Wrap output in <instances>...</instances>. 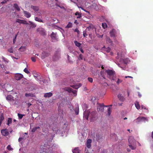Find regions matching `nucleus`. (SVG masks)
Masks as SVG:
<instances>
[{
	"label": "nucleus",
	"mask_w": 153,
	"mask_h": 153,
	"mask_svg": "<svg viewBox=\"0 0 153 153\" xmlns=\"http://www.w3.org/2000/svg\"><path fill=\"white\" fill-rule=\"evenodd\" d=\"M22 24H25V25L29 24L27 23V21L25 20H22Z\"/></svg>",
	"instance_id": "50"
},
{
	"label": "nucleus",
	"mask_w": 153,
	"mask_h": 153,
	"mask_svg": "<svg viewBox=\"0 0 153 153\" xmlns=\"http://www.w3.org/2000/svg\"><path fill=\"white\" fill-rule=\"evenodd\" d=\"M92 142V140L91 139H88L87 140L86 142L87 147L88 148H90L91 146V143Z\"/></svg>",
	"instance_id": "14"
},
{
	"label": "nucleus",
	"mask_w": 153,
	"mask_h": 153,
	"mask_svg": "<svg viewBox=\"0 0 153 153\" xmlns=\"http://www.w3.org/2000/svg\"><path fill=\"white\" fill-rule=\"evenodd\" d=\"M12 122V119L11 118H8L7 120V125L9 126L10 124H11Z\"/></svg>",
	"instance_id": "29"
},
{
	"label": "nucleus",
	"mask_w": 153,
	"mask_h": 153,
	"mask_svg": "<svg viewBox=\"0 0 153 153\" xmlns=\"http://www.w3.org/2000/svg\"><path fill=\"white\" fill-rule=\"evenodd\" d=\"M52 95V93L51 92L47 93L45 94L44 97H50Z\"/></svg>",
	"instance_id": "18"
},
{
	"label": "nucleus",
	"mask_w": 153,
	"mask_h": 153,
	"mask_svg": "<svg viewBox=\"0 0 153 153\" xmlns=\"http://www.w3.org/2000/svg\"><path fill=\"white\" fill-rule=\"evenodd\" d=\"M122 80H121V79H118L117 80L116 82L117 84V85H119V83L121 82H122Z\"/></svg>",
	"instance_id": "49"
},
{
	"label": "nucleus",
	"mask_w": 153,
	"mask_h": 153,
	"mask_svg": "<svg viewBox=\"0 0 153 153\" xmlns=\"http://www.w3.org/2000/svg\"><path fill=\"white\" fill-rule=\"evenodd\" d=\"M141 107L142 109H146L147 110V112H148L149 110H148V109L146 108V107L144 106L143 105H141Z\"/></svg>",
	"instance_id": "48"
},
{
	"label": "nucleus",
	"mask_w": 153,
	"mask_h": 153,
	"mask_svg": "<svg viewBox=\"0 0 153 153\" xmlns=\"http://www.w3.org/2000/svg\"><path fill=\"white\" fill-rule=\"evenodd\" d=\"M116 33V30L114 29H112L111 30L110 32V36L111 37H115V35Z\"/></svg>",
	"instance_id": "12"
},
{
	"label": "nucleus",
	"mask_w": 153,
	"mask_h": 153,
	"mask_svg": "<svg viewBox=\"0 0 153 153\" xmlns=\"http://www.w3.org/2000/svg\"><path fill=\"white\" fill-rule=\"evenodd\" d=\"M50 55V53H49L45 51H43L41 54V58L42 59H44L49 56Z\"/></svg>",
	"instance_id": "11"
},
{
	"label": "nucleus",
	"mask_w": 153,
	"mask_h": 153,
	"mask_svg": "<svg viewBox=\"0 0 153 153\" xmlns=\"http://www.w3.org/2000/svg\"><path fill=\"white\" fill-rule=\"evenodd\" d=\"M23 20H21L19 19H17L16 20V22H18L20 24H22Z\"/></svg>",
	"instance_id": "42"
},
{
	"label": "nucleus",
	"mask_w": 153,
	"mask_h": 153,
	"mask_svg": "<svg viewBox=\"0 0 153 153\" xmlns=\"http://www.w3.org/2000/svg\"><path fill=\"white\" fill-rule=\"evenodd\" d=\"M26 49V47L25 46H21L19 48V50L21 52L25 51Z\"/></svg>",
	"instance_id": "32"
},
{
	"label": "nucleus",
	"mask_w": 153,
	"mask_h": 153,
	"mask_svg": "<svg viewBox=\"0 0 153 153\" xmlns=\"http://www.w3.org/2000/svg\"><path fill=\"white\" fill-rule=\"evenodd\" d=\"M37 57H31V59L32 62H35L36 61V58Z\"/></svg>",
	"instance_id": "47"
},
{
	"label": "nucleus",
	"mask_w": 153,
	"mask_h": 153,
	"mask_svg": "<svg viewBox=\"0 0 153 153\" xmlns=\"http://www.w3.org/2000/svg\"><path fill=\"white\" fill-rule=\"evenodd\" d=\"M120 61L122 63H123L125 64H127L129 61V60L128 58H126L124 59H121Z\"/></svg>",
	"instance_id": "15"
},
{
	"label": "nucleus",
	"mask_w": 153,
	"mask_h": 153,
	"mask_svg": "<svg viewBox=\"0 0 153 153\" xmlns=\"http://www.w3.org/2000/svg\"><path fill=\"white\" fill-rule=\"evenodd\" d=\"M18 33H19V32H18L17 33V34L15 35V37L13 39V44H14L15 42L16 41V38L18 34Z\"/></svg>",
	"instance_id": "43"
},
{
	"label": "nucleus",
	"mask_w": 153,
	"mask_h": 153,
	"mask_svg": "<svg viewBox=\"0 0 153 153\" xmlns=\"http://www.w3.org/2000/svg\"><path fill=\"white\" fill-rule=\"evenodd\" d=\"M148 121V119L145 117H138L136 120V122H139L143 120Z\"/></svg>",
	"instance_id": "13"
},
{
	"label": "nucleus",
	"mask_w": 153,
	"mask_h": 153,
	"mask_svg": "<svg viewBox=\"0 0 153 153\" xmlns=\"http://www.w3.org/2000/svg\"><path fill=\"white\" fill-rule=\"evenodd\" d=\"M97 140H101L102 138V135L101 134H97L96 135Z\"/></svg>",
	"instance_id": "26"
},
{
	"label": "nucleus",
	"mask_w": 153,
	"mask_h": 153,
	"mask_svg": "<svg viewBox=\"0 0 153 153\" xmlns=\"http://www.w3.org/2000/svg\"><path fill=\"white\" fill-rule=\"evenodd\" d=\"M69 108H70V109L71 111H73V110H74V109H73V106L72 105H70L69 107Z\"/></svg>",
	"instance_id": "53"
},
{
	"label": "nucleus",
	"mask_w": 153,
	"mask_h": 153,
	"mask_svg": "<svg viewBox=\"0 0 153 153\" xmlns=\"http://www.w3.org/2000/svg\"><path fill=\"white\" fill-rule=\"evenodd\" d=\"M77 85L78 86V88L82 86V84L81 83H79V84Z\"/></svg>",
	"instance_id": "60"
},
{
	"label": "nucleus",
	"mask_w": 153,
	"mask_h": 153,
	"mask_svg": "<svg viewBox=\"0 0 153 153\" xmlns=\"http://www.w3.org/2000/svg\"><path fill=\"white\" fill-rule=\"evenodd\" d=\"M24 115H23L22 114H20L19 113H18V116L19 119H21L23 117V116Z\"/></svg>",
	"instance_id": "39"
},
{
	"label": "nucleus",
	"mask_w": 153,
	"mask_h": 153,
	"mask_svg": "<svg viewBox=\"0 0 153 153\" xmlns=\"http://www.w3.org/2000/svg\"><path fill=\"white\" fill-rule=\"evenodd\" d=\"M25 96L26 97H35V95L34 94L32 93H26L25 94Z\"/></svg>",
	"instance_id": "20"
},
{
	"label": "nucleus",
	"mask_w": 153,
	"mask_h": 153,
	"mask_svg": "<svg viewBox=\"0 0 153 153\" xmlns=\"http://www.w3.org/2000/svg\"><path fill=\"white\" fill-rule=\"evenodd\" d=\"M94 30H95L94 26L92 24L90 25V26L88 27L85 30L86 31L88 32V33L89 34V36L91 35L92 33L94 32Z\"/></svg>",
	"instance_id": "6"
},
{
	"label": "nucleus",
	"mask_w": 153,
	"mask_h": 153,
	"mask_svg": "<svg viewBox=\"0 0 153 153\" xmlns=\"http://www.w3.org/2000/svg\"><path fill=\"white\" fill-rule=\"evenodd\" d=\"M51 37L53 42H55L58 41V36L56 33L52 32L51 35Z\"/></svg>",
	"instance_id": "7"
},
{
	"label": "nucleus",
	"mask_w": 153,
	"mask_h": 153,
	"mask_svg": "<svg viewBox=\"0 0 153 153\" xmlns=\"http://www.w3.org/2000/svg\"><path fill=\"white\" fill-rule=\"evenodd\" d=\"M74 43L75 44V45L77 47H78L79 48H80L81 45V44L79 42H78L76 41H75L74 42Z\"/></svg>",
	"instance_id": "25"
},
{
	"label": "nucleus",
	"mask_w": 153,
	"mask_h": 153,
	"mask_svg": "<svg viewBox=\"0 0 153 153\" xmlns=\"http://www.w3.org/2000/svg\"><path fill=\"white\" fill-rule=\"evenodd\" d=\"M109 106L104 105L103 103L100 104L97 103V110L98 111L104 112L105 108H107V111L108 116H110L111 112V108L108 107Z\"/></svg>",
	"instance_id": "2"
},
{
	"label": "nucleus",
	"mask_w": 153,
	"mask_h": 153,
	"mask_svg": "<svg viewBox=\"0 0 153 153\" xmlns=\"http://www.w3.org/2000/svg\"><path fill=\"white\" fill-rule=\"evenodd\" d=\"M79 50L82 53H84V51L82 48H79Z\"/></svg>",
	"instance_id": "59"
},
{
	"label": "nucleus",
	"mask_w": 153,
	"mask_h": 153,
	"mask_svg": "<svg viewBox=\"0 0 153 153\" xmlns=\"http://www.w3.org/2000/svg\"><path fill=\"white\" fill-rule=\"evenodd\" d=\"M71 92L72 93H73L74 94H76V95L77 91L76 90H74L73 89V90Z\"/></svg>",
	"instance_id": "55"
},
{
	"label": "nucleus",
	"mask_w": 153,
	"mask_h": 153,
	"mask_svg": "<svg viewBox=\"0 0 153 153\" xmlns=\"http://www.w3.org/2000/svg\"><path fill=\"white\" fill-rule=\"evenodd\" d=\"M73 153H80V151L79 150L78 147H76L73 150Z\"/></svg>",
	"instance_id": "19"
},
{
	"label": "nucleus",
	"mask_w": 153,
	"mask_h": 153,
	"mask_svg": "<svg viewBox=\"0 0 153 153\" xmlns=\"http://www.w3.org/2000/svg\"><path fill=\"white\" fill-rule=\"evenodd\" d=\"M31 105V104L30 103H27V105L28 108H29Z\"/></svg>",
	"instance_id": "62"
},
{
	"label": "nucleus",
	"mask_w": 153,
	"mask_h": 153,
	"mask_svg": "<svg viewBox=\"0 0 153 153\" xmlns=\"http://www.w3.org/2000/svg\"><path fill=\"white\" fill-rule=\"evenodd\" d=\"M23 13L25 16L27 18H29L31 16V14L28 12L26 11H24Z\"/></svg>",
	"instance_id": "17"
},
{
	"label": "nucleus",
	"mask_w": 153,
	"mask_h": 153,
	"mask_svg": "<svg viewBox=\"0 0 153 153\" xmlns=\"http://www.w3.org/2000/svg\"><path fill=\"white\" fill-rule=\"evenodd\" d=\"M72 26V24L71 23L69 22L68 24L67 25L66 27L68 28H69L71 27Z\"/></svg>",
	"instance_id": "38"
},
{
	"label": "nucleus",
	"mask_w": 153,
	"mask_h": 153,
	"mask_svg": "<svg viewBox=\"0 0 153 153\" xmlns=\"http://www.w3.org/2000/svg\"><path fill=\"white\" fill-rule=\"evenodd\" d=\"M88 32V31H86L85 30L83 31V33L84 37H85L88 36V34L87 33Z\"/></svg>",
	"instance_id": "41"
},
{
	"label": "nucleus",
	"mask_w": 153,
	"mask_h": 153,
	"mask_svg": "<svg viewBox=\"0 0 153 153\" xmlns=\"http://www.w3.org/2000/svg\"><path fill=\"white\" fill-rule=\"evenodd\" d=\"M107 76L111 80H115L116 78V73L113 70L108 69L105 71Z\"/></svg>",
	"instance_id": "4"
},
{
	"label": "nucleus",
	"mask_w": 153,
	"mask_h": 153,
	"mask_svg": "<svg viewBox=\"0 0 153 153\" xmlns=\"http://www.w3.org/2000/svg\"><path fill=\"white\" fill-rule=\"evenodd\" d=\"M39 128H40V127L39 126L34 127L32 129V132H35L37 129Z\"/></svg>",
	"instance_id": "34"
},
{
	"label": "nucleus",
	"mask_w": 153,
	"mask_h": 153,
	"mask_svg": "<svg viewBox=\"0 0 153 153\" xmlns=\"http://www.w3.org/2000/svg\"><path fill=\"white\" fill-rule=\"evenodd\" d=\"M74 31L75 32H76L77 33H78V34H79V31L77 28H76L75 30Z\"/></svg>",
	"instance_id": "54"
},
{
	"label": "nucleus",
	"mask_w": 153,
	"mask_h": 153,
	"mask_svg": "<svg viewBox=\"0 0 153 153\" xmlns=\"http://www.w3.org/2000/svg\"><path fill=\"white\" fill-rule=\"evenodd\" d=\"M128 146L132 150H134L136 149V143L135 140L132 136L128 138Z\"/></svg>",
	"instance_id": "5"
},
{
	"label": "nucleus",
	"mask_w": 153,
	"mask_h": 153,
	"mask_svg": "<svg viewBox=\"0 0 153 153\" xmlns=\"http://www.w3.org/2000/svg\"><path fill=\"white\" fill-rule=\"evenodd\" d=\"M35 20L36 21L43 23V22L42 20L40 19L39 18H38V17H35Z\"/></svg>",
	"instance_id": "31"
},
{
	"label": "nucleus",
	"mask_w": 153,
	"mask_h": 153,
	"mask_svg": "<svg viewBox=\"0 0 153 153\" xmlns=\"http://www.w3.org/2000/svg\"><path fill=\"white\" fill-rule=\"evenodd\" d=\"M7 149L9 150H11L12 149L11 148V147L10 145H9L7 147Z\"/></svg>",
	"instance_id": "52"
},
{
	"label": "nucleus",
	"mask_w": 153,
	"mask_h": 153,
	"mask_svg": "<svg viewBox=\"0 0 153 153\" xmlns=\"http://www.w3.org/2000/svg\"><path fill=\"white\" fill-rule=\"evenodd\" d=\"M88 81L91 82H93V79L91 78L88 77Z\"/></svg>",
	"instance_id": "51"
},
{
	"label": "nucleus",
	"mask_w": 153,
	"mask_h": 153,
	"mask_svg": "<svg viewBox=\"0 0 153 153\" xmlns=\"http://www.w3.org/2000/svg\"><path fill=\"white\" fill-rule=\"evenodd\" d=\"M37 32H38L39 34L42 35H46V31L42 27L39 28L36 30Z\"/></svg>",
	"instance_id": "8"
},
{
	"label": "nucleus",
	"mask_w": 153,
	"mask_h": 153,
	"mask_svg": "<svg viewBox=\"0 0 153 153\" xmlns=\"http://www.w3.org/2000/svg\"><path fill=\"white\" fill-rule=\"evenodd\" d=\"M152 138L153 139V131L152 132Z\"/></svg>",
	"instance_id": "64"
},
{
	"label": "nucleus",
	"mask_w": 153,
	"mask_h": 153,
	"mask_svg": "<svg viewBox=\"0 0 153 153\" xmlns=\"http://www.w3.org/2000/svg\"><path fill=\"white\" fill-rule=\"evenodd\" d=\"M13 6L14 8L16 9L17 10L19 11L20 10V8L19 7L18 5L16 4H14Z\"/></svg>",
	"instance_id": "30"
},
{
	"label": "nucleus",
	"mask_w": 153,
	"mask_h": 153,
	"mask_svg": "<svg viewBox=\"0 0 153 153\" xmlns=\"http://www.w3.org/2000/svg\"><path fill=\"white\" fill-rule=\"evenodd\" d=\"M106 42L108 43H111L112 42V41L109 37H107L106 38Z\"/></svg>",
	"instance_id": "35"
},
{
	"label": "nucleus",
	"mask_w": 153,
	"mask_h": 153,
	"mask_svg": "<svg viewBox=\"0 0 153 153\" xmlns=\"http://www.w3.org/2000/svg\"><path fill=\"white\" fill-rule=\"evenodd\" d=\"M133 78V77L131 76H126L125 77V78Z\"/></svg>",
	"instance_id": "61"
},
{
	"label": "nucleus",
	"mask_w": 153,
	"mask_h": 153,
	"mask_svg": "<svg viewBox=\"0 0 153 153\" xmlns=\"http://www.w3.org/2000/svg\"><path fill=\"white\" fill-rule=\"evenodd\" d=\"M102 48L103 50H104L105 51H106L107 52H109L111 51V48L109 47H108L107 48H105V47H103Z\"/></svg>",
	"instance_id": "28"
},
{
	"label": "nucleus",
	"mask_w": 153,
	"mask_h": 153,
	"mask_svg": "<svg viewBox=\"0 0 153 153\" xmlns=\"http://www.w3.org/2000/svg\"><path fill=\"white\" fill-rule=\"evenodd\" d=\"M1 134L4 136H6L9 134L8 130L7 129H3L1 131Z\"/></svg>",
	"instance_id": "9"
},
{
	"label": "nucleus",
	"mask_w": 153,
	"mask_h": 153,
	"mask_svg": "<svg viewBox=\"0 0 153 153\" xmlns=\"http://www.w3.org/2000/svg\"><path fill=\"white\" fill-rule=\"evenodd\" d=\"M7 1L6 0H4L3 1L1 2L2 4H5L7 3Z\"/></svg>",
	"instance_id": "58"
},
{
	"label": "nucleus",
	"mask_w": 153,
	"mask_h": 153,
	"mask_svg": "<svg viewBox=\"0 0 153 153\" xmlns=\"http://www.w3.org/2000/svg\"><path fill=\"white\" fill-rule=\"evenodd\" d=\"M71 86L73 88L75 89H78V86L77 85H71Z\"/></svg>",
	"instance_id": "44"
},
{
	"label": "nucleus",
	"mask_w": 153,
	"mask_h": 153,
	"mask_svg": "<svg viewBox=\"0 0 153 153\" xmlns=\"http://www.w3.org/2000/svg\"><path fill=\"white\" fill-rule=\"evenodd\" d=\"M53 146L52 145V147ZM50 147L51 146L48 145L47 143H45L42 146V149L40 152V153H52L53 148Z\"/></svg>",
	"instance_id": "3"
},
{
	"label": "nucleus",
	"mask_w": 153,
	"mask_h": 153,
	"mask_svg": "<svg viewBox=\"0 0 153 153\" xmlns=\"http://www.w3.org/2000/svg\"><path fill=\"white\" fill-rule=\"evenodd\" d=\"M138 96L140 98L141 97V94H140V92H138Z\"/></svg>",
	"instance_id": "63"
},
{
	"label": "nucleus",
	"mask_w": 153,
	"mask_h": 153,
	"mask_svg": "<svg viewBox=\"0 0 153 153\" xmlns=\"http://www.w3.org/2000/svg\"><path fill=\"white\" fill-rule=\"evenodd\" d=\"M83 57V56L82 54H80L79 55V58L80 59H82Z\"/></svg>",
	"instance_id": "57"
},
{
	"label": "nucleus",
	"mask_w": 153,
	"mask_h": 153,
	"mask_svg": "<svg viewBox=\"0 0 153 153\" xmlns=\"http://www.w3.org/2000/svg\"><path fill=\"white\" fill-rule=\"evenodd\" d=\"M23 76L21 74L18 73L16 74L15 75V78L16 80H20L23 77Z\"/></svg>",
	"instance_id": "10"
},
{
	"label": "nucleus",
	"mask_w": 153,
	"mask_h": 153,
	"mask_svg": "<svg viewBox=\"0 0 153 153\" xmlns=\"http://www.w3.org/2000/svg\"><path fill=\"white\" fill-rule=\"evenodd\" d=\"M96 111H94L90 112L89 110L85 111L83 114V117L87 120H88L89 117L91 121H93L96 118Z\"/></svg>",
	"instance_id": "1"
},
{
	"label": "nucleus",
	"mask_w": 153,
	"mask_h": 153,
	"mask_svg": "<svg viewBox=\"0 0 153 153\" xmlns=\"http://www.w3.org/2000/svg\"><path fill=\"white\" fill-rule=\"evenodd\" d=\"M8 51L10 53H13V48L12 47L8 49Z\"/></svg>",
	"instance_id": "45"
},
{
	"label": "nucleus",
	"mask_w": 153,
	"mask_h": 153,
	"mask_svg": "<svg viewBox=\"0 0 153 153\" xmlns=\"http://www.w3.org/2000/svg\"><path fill=\"white\" fill-rule=\"evenodd\" d=\"M29 22L30 23V27L32 28H34L36 27V25L35 24L33 23V22L29 21Z\"/></svg>",
	"instance_id": "27"
},
{
	"label": "nucleus",
	"mask_w": 153,
	"mask_h": 153,
	"mask_svg": "<svg viewBox=\"0 0 153 153\" xmlns=\"http://www.w3.org/2000/svg\"><path fill=\"white\" fill-rule=\"evenodd\" d=\"M24 71L27 74H29L30 73V72L28 70L27 68H25L24 70Z\"/></svg>",
	"instance_id": "46"
},
{
	"label": "nucleus",
	"mask_w": 153,
	"mask_h": 153,
	"mask_svg": "<svg viewBox=\"0 0 153 153\" xmlns=\"http://www.w3.org/2000/svg\"><path fill=\"white\" fill-rule=\"evenodd\" d=\"M102 26L104 29H105L107 27V25L105 23H102Z\"/></svg>",
	"instance_id": "37"
},
{
	"label": "nucleus",
	"mask_w": 153,
	"mask_h": 153,
	"mask_svg": "<svg viewBox=\"0 0 153 153\" xmlns=\"http://www.w3.org/2000/svg\"><path fill=\"white\" fill-rule=\"evenodd\" d=\"M31 8L32 9L35 11H37L39 10L38 7L34 6H31Z\"/></svg>",
	"instance_id": "21"
},
{
	"label": "nucleus",
	"mask_w": 153,
	"mask_h": 153,
	"mask_svg": "<svg viewBox=\"0 0 153 153\" xmlns=\"http://www.w3.org/2000/svg\"><path fill=\"white\" fill-rule=\"evenodd\" d=\"M65 90L69 93H71L73 90V89L70 88H65Z\"/></svg>",
	"instance_id": "33"
},
{
	"label": "nucleus",
	"mask_w": 153,
	"mask_h": 153,
	"mask_svg": "<svg viewBox=\"0 0 153 153\" xmlns=\"http://www.w3.org/2000/svg\"><path fill=\"white\" fill-rule=\"evenodd\" d=\"M24 138L23 137H19L18 139V141L19 142H20L22 141V140H24Z\"/></svg>",
	"instance_id": "56"
},
{
	"label": "nucleus",
	"mask_w": 153,
	"mask_h": 153,
	"mask_svg": "<svg viewBox=\"0 0 153 153\" xmlns=\"http://www.w3.org/2000/svg\"><path fill=\"white\" fill-rule=\"evenodd\" d=\"M135 105L136 108L138 110L140 108V106L138 102H136L135 103Z\"/></svg>",
	"instance_id": "23"
},
{
	"label": "nucleus",
	"mask_w": 153,
	"mask_h": 153,
	"mask_svg": "<svg viewBox=\"0 0 153 153\" xmlns=\"http://www.w3.org/2000/svg\"><path fill=\"white\" fill-rule=\"evenodd\" d=\"M118 97L119 99L121 101H123L124 100V99L123 96H122L121 94H119L118 95Z\"/></svg>",
	"instance_id": "24"
},
{
	"label": "nucleus",
	"mask_w": 153,
	"mask_h": 153,
	"mask_svg": "<svg viewBox=\"0 0 153 153\" xmlns=\"http://www.w3.org/2000/svg\"><path fill=\"white\" fill-rule=\"evenodd\" d=\"M6 99L8 101H14L13 97L11 95H8L6 97Z\"/></svg>",
	"instance_id": "16"
},
{
	"label": "nucleus",
	"mask_w": 153,
	"mask_h": 153,
	"mask_svg": "<svg viewBox=\"0 0 153 153\" xmlns=\"http://www.w3.org/2000/svg\"><path fill=\"white\" fill-rule=\"evenodd\" d=\"M75 114L76 115H78L79 114V107H77V108H75Z\"/></svg>",
	"instance_id": "36"
},
{
	"label": "nucleus",
	"mask_w": 153,
	"mask_h": 153,
	"mask_svg": "<svg viewBox=\"0 0 153 153\" xmlns=\"http://www.w3.org/2000/svg\"><path fill=\"white\" fill-rule=\"evenodd\" d=\"M75 15L76 16H77L76 18L77 19L80 18L81 17L82 14L81 13H79L78 12H76L75 14Z\"/></svg>",
	"instance_id": "22"
},
{
	"label": "nucleus",
	"mask_w": 153,
	"mask_h": 153,
	"mask_svg": "<svg viewBox=\"0 0 153 153\" xmlns=\"http://www.w3.org/2000/svg\"><path fill=\"white\" fill-rule=\"evenodd\" d=\"M4 119L3 114H1L0 117V121H2Z\"/></svg>",
	"instance_id": "40"
}]
</instances>
